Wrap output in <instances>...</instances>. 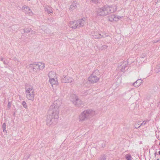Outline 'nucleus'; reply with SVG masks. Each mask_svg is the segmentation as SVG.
Returning <instances> with one entry per match:
<instances>
[{
  "label": "nucleus",
  "instance_id": "nucleus-1",
  "mask_svg": "<svg viewBox=\"0 0 160 160\" xmlns=\"http://www.w3.org/2000/svg\"><path fill=\"white\" fill-rule=\"evenodd\" d=\"M62 100L58 98L55 100L49 108V114L47 116V124L48 126L55 125L57 122L58 118L59 108L62 103Z\"/></svg>",
  "mask_w": 160,
  "mask_h": 160
},
{
  "label": "nucleus",
  "instance_id": "nucleus-2",
  "mask_svg": "<svg viewBox=\"0 0 160 160\" xmlns=\"http://www.w3.org/2000/svg\"><path fill=\"white\" fill-rule=\"evenodd\" d=\"M96 115L95 111L92 109L85 110L82 112L79 116V121L81 122L89 120L88 123H91V118Z\"/></svg>",
  "mask_w": 160,
  "mask_h": 160
},
{
  "label": "nucleus",
  "instance_id": "nucleus-3",
  "mask_svg": "<svg viewBox=\"0 0 160 160\" xmlns=\"http://www.w3.org/2000/svg\"><path fill=\"white\" fill-rule=\"evenodd\" d=\"M25 90L27 98L29 100L33 101L34 99L35 92L33 87L31 85H27Z\"/></svg>",
  "mask_w": 160,
  "mask_h": 160
},
{
  "label": "nucleus",
  "instance_id": "nucleus-4",
  "mask_svg": "<svg viewBox=\"0 0 160 160\" xmlns=\"http://www.w3.org/2000/svg\"><path fill=\"white\" fill-rule=\"evenodd\" d=\"M100 72L98 70H95L88 78L89 81L91 83L97 82L100 79Z\"/></svg>",
  "mask_w": 160,
  "mask_h": 160
},
{
  "label": "nucleus",
  "instance_id": "nucleus-5",
  "mask_svg": "<svg viewBox=\"0 0 160 160\" xmlns=\"http://www.w3.org/2000/svg\"><path fill=\"white\" fill-rule=\"evenodd\" d=\"M70 100L73 103L77 106H80L83 104V102L79 99L75 95H72L71 96Z\"/></svg>",
  "mask_w": 160,
  "mask_h": 160
},
{
  "label": "nucleus",
  "instance_id": "nucleus-6",
  "mask_svg": "<svg viewBox=\"0 0 160 160\" xmlns=\"http://www.w3.org/2000/svg\"><path fill=\"white\" fill-rule=\"evenodd\" d=\"M45 64L44 63L39 62L36 63V69L37 70H42L45 68Z\"/></svg>",
  "mask_w": 160,
  "mask_h": 160
},
{
  "label": "nucleus",
  "instance_id": "nucleus-7",
  "mask_svg": "<svg viewBox=\"0 0 160 160\" xmlns=\"http://www.w3.org/2000/svg\"><path fill=\"white\" fill-rule=\"evenodd\" d=\"M128 62L125 61L120 65V66L118 67V69L123 72H124L125 71V68L127 67Z\"/></svg>",
  "mask_w": 160,
  "mask_h": 160
},
{
  "label": "nucleus",
  "instance_id": "nucleus-8",
  "mask_svg": "<svg viewBox=\"0 0 160 160\" xmlns=\"http://www.w3.org/2000/svg\"><path fill=\"white\" fill-rule=\"evenodd\" d=\"M73 81V79L68 76H66L63 78L62 82L64 83H70Z\"/></svg>",
  "mask_w": 160,
  "mask_h": 160
},
{
  "label": "nucleus",
  "instance_id": "nucleus-9",
  "mask_svg": "<svg viewBox=\"0 0 160 160\" xmlns=\"http://www.w3.org/2000/svg\"><path fill=\"white\" fill-rule=\"evenodd\" d=\"M48 76L49 79L57 78L56 73L54 72H49L48 74Z\"/></svg>",
  "mask_w": 160,
  "mask_h": 160
},
{
  "label": "nucleus",
  "instance_id": "nucleus-10",
  "mask_svg": "<svg viewBox=\"0 0 160 160\" xmlns=\"http://www.w3.org/2000/svg\"><path fill=\"white\" fill-rule=\"evenodd\" d=\"M49 81L52 85V87H53V85H57L58 83L57 78L49 79Z\"/></svg>",
  "mask_w": 160,
  "mask_h": 160
},
{
  "label": "nucleus",
  "instance_id": "nucleus-11",
  "mask_svg": "<svg viewBox=\"0 0 160 160\" xmlns=\"http://www.w3.org/2000/svg\"><path fill=\"white\" fill-rule=\"evenodd\" d=\"M36 63L33 64H31L29 65V69L31 71H36Z\"/></svg>",
  "mask_w": 160,
  "mask_h": 160
},
{
  "label": "nucleus",
  "instance_id": "nucleus-12",
  "mask_svg": "<svg viewBox=\"0 0 160 160\" xmlns=\"http://www.w3.org/2000/svg\"><path fill=\"white\" fill-rule=\"evenodd\" d=\"M140 79L137 80L135 82L133 83V85L136 87H138L140 86Z\"/></svg>",
  "mask_w": 160,
  "mask_h": 160
},
{
  "label": "nucleus",
  "instance_id": "nucleus-13",
  "mask_svg": "<svg viewBox=\"0 0 160 160\" xmlns=\"http://www.w3.org/2000/svg\"><path fill=\"white\" fill-rule=\"evenodd\" d=\"M142 55V56L141 57V62H146L147 61V60L145 58L146 54H144Z\"/></svg>",
  "mask_w": 160,
  "mask_h": 160
},
{
  "label": "nucleus",
  "instance_id": "nucleus-14",
  "mask_svg": "<svg viewBox=\"0 0 160 160\" xmlns=\"http://www.w3.org/2000/svg\"><path fill=\"white\" fill-rule=\"evenodd\" d=\"M2 128L3 132L5 133H7V131L6 129V124L5 123H4L2 125Z\"/></svg>",
  "mask_w": 160,
  "mask_h": 160
},
{
  "label": "nucleus",
  "instance_id": "nucleus-15",
  "mask_svg": "<svg viewBox=\"0 0 160 160\" xmlns=\"http://www.w3.org/2000/svg\"><path fill=\"white\" fill-rule=\"evenodd\" d=\"M155 72H158L160 71V64L158 65L155 69Z\"/></svg>",
  "mask_w": 160,
  "mask_h": 160
},
{
  "label": "nucleus",
  "instance_id": "nucleus-16",
  "mask_svg": "<svg viewBox=\"0 0 160 160\" xmlns=\"http://www.w3.org/2000/svg\"><path fill=\"white\" fill-rule=\"evenodd\" d=\"M100 146L102 148H104L106 146V142L104 141L102 142V143H100Z\"/></svg>",
  "mask_w": 160,
  "mask_h": 160
},
{
  "label": "nucleus",
  "instance_id": "nucleus-17",
  "mask_svg": "<svg viewBox=\"0 0 160 160\" xmlns=\"http://www.w3.org/2000/svg\"><path fill=\"white\" fill-rule=\"evenodd\" d=\"M126 158L127 160H132V158L130 155L127 154L126 155Z\"/></svg>",
  "mask_w": 160,
  "mask_h": 160
},
{
  "label": "nucleus",
  "instance_id": "nucleus-18",
  "mask_svg": "<svg viewBox=\"0 0 160 160\" xmlns=\"http://www.w3.org/2000/svg\"><path fill=\"white\" fill-rule=\"evenodd\" d=\"M108 46L106 45H104L102 46L99 49L101 50H104L106 49Z\"/></svg>",
  "mask_w": 160,
  "mask_h": 160
},
{
  "label": "nucleus",
  "instance_id": "nucleus-19",
  "mask_svg": "<svg viewBox=\"0 0 160 160\" xmlns=\"http://www.w3.org/2000/svg\"><path fill=\"white\" fill-rule=\"evenodd\" d=\"M22 105L25 108H27V105L26 102L25 101H23L22 102Z\"/></svg>",
  "mask_w": 160,
  "mask_h": 160
},
{
  "label": "nucleus",
  "instance_id": "nucleus-20",
  "mask_svg": "<svg viewBox=\"0 0 160 160\" xmlns=\"http://www.w3.org/2000/svg\"><path fill=\"white\" fill-rule=\"evenodd\" d=\"M135 128H138L140 127V125L139 124L136 123L135 124Z\"/></svg>",
  "mask_w": 160,
  "mask_h": 160
},
{
  "label": "nucleus",
  "instance_id": "nucleus-21",
  "mask_svg": "<svg viewBox=\"0 0 160 160\" xmlns=\"http://www.w3.org/2000/svg\"><path fill=\"white\" fill-rule=\"evenodd\" d=\"M147 122V121H143L142 123H141V126L144 125Z\"/></svg>",
  "mask_w": 160,
  "mask_h": 160
},
{
  "label": "nucleus",
  "instance_id": "nucleus-22",
  "mask_svg": "<svg viewBox=\"0 0 160 160\" xmlns=\"http://www.w3.org/2000/svg\"><path fill=\"white\" fill-rule=\"evenodd\" d=\"M11 107V104L10 102H9L8 104V107L10 108Z\"/></svg>",
  "mask_w": 160,
  "mask_h": 160
},
{
  "label": "nucleus",
  "instance_id": "nucleus-23",
  "mask_svg": "<svg viewBox=\"0 0 160 160\" xmlns=\"http://www.w3.org/2000/svg\"><path fill=\"white\" fill-rule=\"evenodd\" d=\"M106 159L104 156L102 157L100 160H105Z\"/></svg>",
  "mask_w": 160,
  "mask_h": 160
},
{
  "label": "nucleus",
  "instance_id": "nucleus-24",
  "mask_svg": "<svg viewBox=\"0 0 160 160\" xmlns=\"http://www.w3.org/2000/svg\"><path fill=\"white\" fill-rule=\"evenodd\" d=\"M0 60L3 61V58L2 57H0Z\"/></svg>",
  "mask_w": 160,
  "mask_h": 160
},
{
  "label": "nucleus",
  "instance_id": "nucleus-25",
  "mask_svg": "<svg viewBox=\"0 0 160 160\" xmlns=\"http://www.w3.org/2000/svg\"><path fill=\"white\" fill-rule=\"evenodd\" d=\"M3 62L4 64H7V63H6V62L5 60H3Z\"/></svg>",
  "mask_w": 160,
  "mask_h": 160
},
{
  "label": "nucleus",
  "instance_id": "nucleus-26",
  "mask_svg": "<svg viewBox=\"0 0 160 160\" xmlns=\"http://www.w3.org/2000/svg\"><path fill=\"white\" fill-rule=\"evenodd\" d=\"M98 0H92L94 2H97V1Z\"/></svg>",
  "mask_w": 160,
  "mask_h": 160
},
{
  "label": "nucleus",
  "instance_id": "nucleus-27",
  "mask_svg": "<svg viewBox=\"0 0 160 160\" xmlns=\"http://www.w3.org/2000/svg\"><path fill=\"white\" fill-rule=\"evenodd\" d=\"M140 80H141V84L142 82V80H141V79H140Z\"/></svg>",
  "mask_w": 160,
  "mask_h": 160
},
{
  "label": "nucleus",
  "instance_id": "nucleus-28",
  "mask_svg": "<svg viewBox=\"0 0 160 160\" xmlns=\"http://www.w3.org/2000/svg\"><path fill=\"white\" fill-rule=\"evenodd\" d=\"M157 2H160V0H157Z\"/></svg>",
  "mask_w": 160,
  "mask_h": 160
},
{
  "label": "nucleus",
  "instance_id": "nucleus-29",
  "mask_svg": "<svg viewBox=\"0 0 160 160\" xmlns=\"http://www.w3.org/2000/svg\"><path fill=\"white\" fill-rule=\"evenodd\" d=\"M158 153H159V154L160 155V151H159L158 152Z\"/></svg>",
  "mask_w": 160,
  "mask_h": 160
},
{
  "label": "nucleus",
  "instance_id": "nucleus-30",
  "mask_svg": "<svg viewBox=\"0 0 160 160\" xmlns=\"http://www.w3.org/2000/svg\"><path fill=\"white\" fill-rule=\"evenodd\" d=\"M150 97H149V98H147V99H150Z\"/></svg>",
  "mask_w": 160,
  "mask_h": 160
},
{
  "label": "nucleus",
  "instance_id": "nucleus-31",
  "mask_svg": "<svg viewBox=\"0 0 160 160\" xmlns=\"http://www.w3.org/2000/svg\"><path fill=\"white\" fill-rule=\"evenodd\" d=\"M159 145H160V142L159 143Z\"/></svg>",
  "mask_w": 160,
  "mask_h": 160
},
{
  "label": "nucleus",
  "instance_id": "nucleus-32",
  "mask_svg": "<svg viewBox=\"0 0 160 160\" xmlns=\"http://www.w3.org/2000/svg\"><path fill=\"white\" fill-rule=\"evenodd\" d=\"M86 82V81H84V82Z\"/></svg>",
  "mask_w": 160,
  "mask_h": 160
},
{
  "label": "nucleus",
  "instance_id": "nucleus-33",
  "mask_svg": "<svg viewBox=\"0 0 160 160\" xmlns=\"http://www.w3.org/2000/svg\"><path fill=\"white\" fill-rule=\"evenodd\" d=\"M114 85H115V84H113V86H114Z\"/></svg>",
  "mask_w": 160,
  "mask_h": 160
}]
</instances>
